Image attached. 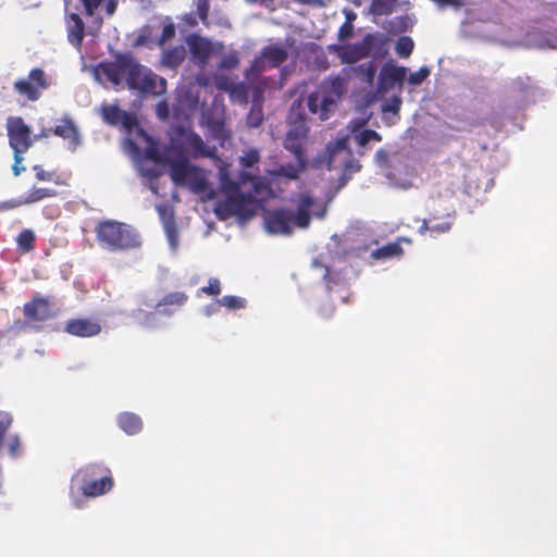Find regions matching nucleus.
<instances>
[{
  "mask_svg": "<svg viewBox=\"0 0 557 557\" xmlns=\"http://www.w3.org/2000/svg\"><path fill=\"white\" fill-rule=\"evenodd\" d=\"M23 160V153L14 152V164L12 166L14 174H20L26 171V168L22 164Z\"/></svg>",
  "mask_w": 557,
  "mask_h": 557,
  "instance_id": "45",
  "label": "nucleus"
},
{
  "mask_svg": "<svg viewBox=\"0 0 557 557\" xmlns=\"http://www.w3.org/2000/svg\"><path fill=\"white\" fill-rule=\"evenodd\" d=\"M158 114L160 116H166L168 115V107L166 103H160L158 104Z\"/></svg>",
  "mask_w": 557,
  "mask_h": 557,
  "instance_id": "52",
  "label": "nucleus"
},
{
  "mask_svg": "<svg viewBox=\"0 0 557 557\" xmlns=\"http://www.w3.org/2000/svg\"><path fill=\"white\" fill-rule=\"evenodd\" d=\"M200 292L208 296H218L221 293V283L218 278L212 277L207 286L200 288Z\"/></svg>",
  "mask_w": 557,
  "mask_h": 557,
  "instance_id": "38",
  "label": "nucleus"
},
{
  "mask_svg": "<svg viewBox=\"0 0 557 557\" xmlns=\"http://www.w3.org/2000/svg\"><path fill=\"white\" fill-rule=\"evenodd\" d=\"M51 134H53V128H44L38 135H36V138H47Z\"/></svg>",
  "mask_w": 557,
  "mask_h": 557,
  "instance_id": "51",
  "label": "nucleus"
},
{
  "mask_svg": "<svg viewBox=\"0 0 557 557\" xmlns=\"http://www.w3.org/2000/svg\"><path fill=\"white\" fill-rule=\"evenodd\" d=\"M219 306H220V305H218V304L208 306V307L206 308V313H207L208 315H210L211 313H213V312H215V311H216V309H218V307H219Z\"/></svg>",
  "mask_w": 557,
  "mask_h": 557,
  "instance_id": "54",
  "label": "nucleus"
},
{
  "mask_svg": "<svg viewBox=\"0 0 557 557\" xmlns=\"http://www.w3.org/2000/svg\"><path fill=\"white\" fill-rule=\"evenodd\" d=\"M453 222L450 220H445L438 223H432L430 226V233L432 236H437L440 234H444L450 231Z\"/></svg>",
  "mask_w": 557,
  "mask_h": 557,
  "instance_id": "36",
  "label": "nucleus"
},
{
  "mask_svg": "<svg viewBox=\"0 0 557 557\" xmlns=\"http://www.w3.org/2000/svg\"><path fill=\"white\" fill-rule=\"evenodd\" d=\"M101 324L92 318L70 319L64 324V332L76 337H94L100 334Z\"/></svg>",
  "mask_w": 557,
  "mask_h": 557,
  "instance_id": "14",
  "label": "nucleus"
},
{
  "mask_svg": "<svg viewBox=\"0 0 557 557\" xmlns=\"http://www.w3.org/2000/svg\"><path fill=\"white\" fill-rule=\"evenodd\" d=\"M359 146L366 147L371 140L381 141V135L373 129H363L356 136Z\"/></svg>",
  "mask_w": 557,
  "mask_h": 557,
  "instance_id": "33",
  "label": "nucleus"
},
{
  "mask_svg": "<svg viewBox=\"0 0 557 557\" xmlns=\"http://www.w3.org/2000/svg\"><path fill=\"white\" fill-rule=\"evenodd\" d=\"M512 87L518 91L524 92L531 87V78L529 76L517 77L512 81Z\"/></svg>",
  "mask_w": 557,
  "mask_h": 557,
  "instance_id": "44",
  "label": "nucleus"
},
{
  "mask_svg": "<svg viewBox=\"0 0 557 557\" xmlns=\"http://www.w3.org/2000/svg\"><path fill=\"white\" fill-rule=\"evenodd\" d=\"M309 127L302 117L295 121L284 139V148L293 153L295 164L284 166L278 171L267 170L264 174H299L309 168L315 170L338 171L342 174H354L361 170V164L348 147L347 138H341L335 144H329L325 150L312 160L305 152Z\"/></svg>",
  "mask_w": 557,
  "mask_h": 557,
  "instance_id": "3",
  "label": "nucleus"
},
{
  "mask_svg": "<svg viewBox=\"0 0 557 557\" xmlns=\"http://www.w3.org/2000/svg\"><path fill=\"white\" fill-rule=\"evenodd\" d=\"M95 233L99 246L112 252L129 251L143 245L140 234L132 225L115 220L100 221Z\"/></svg>",
  "mask_w": 557,
  "mask_h": 557,
  "instance_id": "6",
  "label": "nucleus"
},
{
  "mask_svg": "<svg viewBox=\"0 0 557 557\" xmlns=\"http://www.w3.org/2000/svg\"><path fill=\"white\" fill-rule=\"evenodd\" d=\"M34 170L37 172V175L45 174L40 166L35 165Z\"/></svg>",
  "mask_w": 557,
  "mask_h": 557,
  "instance_id": "56",
  "label": "nucleus"
},
{
  "mask_svg": "<svg viewBox=\"0 0 557 557\" xmlns=\"http://www.w3.org/2000/svg\"><path fill=\"white\" fill-rule=\"evenodd\" d=\"M294 212L280 208L268 211L264 215L265 230L271 234L289 235L293 232Z\"/></svg>",
  "mask_w": 557,
  "mask_h": 557,
  "instance_id": "12",
  "label": "nucleus"
},
{
  "mask_svg": "<svg viewBox=\"0 0 557 557\" xmlns=\"http://www.w3.org/2000/svg\"><path fill=\"white\" fill-rule=\"evenodd\" d=\"M188 44L190 53L196 63L200 65L207 64L212 54L211 42L208 39L202 38L200 36H193L189 39Z\"/></svg>",
  "mask_w": 557,
  "mask_h": 557,
  "instance_id": "21",
  "label": "nucleus"
},
{
  "mask_svg": "<svg viewBox=\"0 0 557 557\" xmlns=\"http://www.w3.org/2000/svg\"><path fill=\"white\" fill-rule=\"evenodd\" d=\"M354 18H356V14L350 12L347 14L346 21H352Z\"/></svg>",
  "mask_w": 557,
  "mask_h": 557,
  "instance_id": "55",
  "label": "nucleus"
},
{
  "mask_svg": "<svg viewBox=\"0 0 557 557\" xmlns=\"http://www.w3.org/2000/svg\"><path fill=\"white\" fill-rule=\"evenodd\" d=\"M263 57L268 60L270 69H276L282 65L288 59V50L277 44L265 46L261 50Z\"/></svg>",
  "mask_w": 557,
  "mask_h": 557,
  "instance_id": "23",
  "label": "nucleus"
},
{
  "mask_svg": "<svg viewBox=\"0 0 557 557\" xmlns=\"http://www.w3.org/2000/svg\"><path fill=\"white\" fill-rule=\"evenodd\" d=\"M400 100L396 99L394 103L385 104L383 111H391L396 113L399 110Z\"/></svg>",
  "mask_w": 557,
  "mask_h": 557,
  "instance_id": "49",
  "label": "nucleus"
},
{
  "mask_svg": "<svg viewBox=\"0 0 557 557\" xmlns=\"http://www.w3.org/2000/svg\"><path fill=\"white\" fill-rule=\"evenodd\" d=\"M116 7H117V1L116 0H108L107 3H106V12L108 15H112L114 14L115 10H116Z\"/></svg>",
  "mask_w": 557,
  "mask_h": 557,
  "instance_id": "48",
  "label": "nucleus"
},
{
  "mask_svg": "<svg viewBox=\"0 0 557 557\" xmlns=\"http://www.w3.org/2000/svg\"><path fill=\"white\" fill-rule=\"evenodd\" d=\"M431 222H432L431 220L430 221L423 220L422 224L419 227V232L421 234H424L425 232H430Z\"/></svg>",
  "mask_w": 557,
  "mask_h": 557,
  "instance_id": "50",
  "label": "nucleus"
},
{
  "mask_svg": "<svg viewBox=\"0 0 557 557\" xmlns=\"http://www.w3.org/2000/svg\"><path fill=\"white\" fill-rule=\"evenodd\" d=\"M397 0H372L370 11L374 15H388L396 5Z\"/></svg>",
  "mask_w": 557,
  "mask_h": 557,
  "instance_id": "30",
  "label": "nucleus"
},
{
  "mask_svg": "<svg viewBox=\"0 0 557 557\" xmlns=\"http://www.w3.org/2000/svg\"><path fill=\"white\" fill-rule=\"evenodd\" d=\"M268 69H270L268 60L263 57L262 52H260V54L253 59L250 67L246 71L245 77L250 84L258 83L259 86L256 87L261 91L268 87V83L270 82V78H261V74ZM271 82L273 81L271 79Z\"/></svg>",
  "mask_w": 557,
  "mask_h": 557,
  "instance_id": "19",
  "label": "nucleus"
},
{
  "mask_svg": "<svg viewBox=\"0 0 557 557\" xmlns=\"http://www.w3.org/2000/svg\"><path fill=\"white\" fill-rule=\"evenodd\" d=\"M300 176H267L262 178L272 190V196L258 200L256 202L257 210L260 205L271 198H283L282 190L275 187L289 188L293 184L297 186V191H293L288 198L289 202L295 206L294 224L299 228H308L311 218L317 216L323 219L327 212L329 203L335 198L337 193L347 184L351 176H338L336 186H332L324 178L313 184H300Z\"/></svg>",
  "mask_w": 557,
  "mask_h": 557,
  "instance_id": "4",
  "label": "nucleus"
},
{
  "mask_svg": "<svg viewBox=\"0 0 557 557\" xmlns=\"http://www.w3.org/2000/svg\"><path fill=\"white\" fill-rule=\"evenodd\" d=\"M7 132L10 147L14 152L25 153L33 145L30 127L25 123L23 117H8Z\"/></svg>",
  "mask_w": 557,
  "mask_h": 557,
  "instance_id": "10",
  "label": "nucleus"
},
{
  "mask_svg": "<svg viewBox=\"0 0 557 557\" xmlns=\"http://www.w3.org/2000/svg\"><path fill=\"white\" fill-rule=\"evenodd\" d=\"M440 7H453L459 9L463 5V0H433Z\"/></svg>",
  "mask_w": 557,
  "mask_h": 557,
  "instance_id": "46",
  "label": "nucleus"
},
{
  "mask_svg": "<svg viewBox=\"0 0 557 557\" xmlns=\"http://www.w3.org/2000/svg\"><path fill=\"white\" fill-rule=\"evenodd\" d=\"M210 11L209 0H198L197 13L202 23H207Z\"/></svg>",
  "mask_w": 557,
  "mask_h": 557,
  "instance_id": "43",
  "label": "nucleus"
},
{
  "mask_svg": "<svg viewBox=\"0 0 557 557\" xmlns=\"http://www.w3.org/2000/svg\"><path fill=\"white\" fill-rule=\"evenodd\" d=\"M187 300L188 296L184 292L169 293L158 301L156 308L160 313L170 315L183 307Z\"/></svg>",
  "mask_w": 557,
  "mask_h": 557,
  "instance_id": "22",
  "label": "nucleus"
},
{
  "mask_svg": "<svg viewBox=\"0 0 557 557\" xmlns=\"http://www.w3.org/2000/svg\"><path fill=\"white\" fill-rule=\"evenodd\" d=\"M354 35V25L351 21H345L337 33L338 40L345 41L346 39L352 37Z\"/></svg>",
  "mask_w": 557,
  "mask_h": 557,
  "instance_id": "39",
  "label": "nucleus"
},
{
  "mask_svg": "<svg viewBox=\"0 0 557 557\" xmlns=\"http://www.w3.org/2000/svg\"><path fill=\"white\" fill-rule=\"evenodd\" d=\"M373 39L374 37L372 35H367L361 44L333 46L332 48L337 52L342 63L352 64L369 55V46Z\"/></svg>",
  "mask_w": 557,
  "mask_h": 557,
  "instance_id": "13",
  "label": "nucleus"
},
{
  "mask_svg": "<svg viewBox=\"0 0 557 557\" xmlns=\"http://www.w3.org/2000/svg\"><path fill=\"white\" fill-rule=\"evenodd\" d=\"M145 174L150 175V174H154V173L153 172H146Z\"/></svg>",
  "mask_w": 557,
  "mask_h": 557,
  "instance_id": "58",
  "label": "nucleus"
},
{
  "mask_svg": "<svg viewBox=\"0 0 557 557\" xmlns=\"http://www.w3.org/2000/svg\"><path fill=\"white\" fill-rule=\"evenodd\" d=\"M313 265L321 267L324 269L323 278L325 280L327 287L331 288L332 280H331V275H330V269L327 267L321 264L318 260H314Z\"/></svg>",
  "mask_w": 557,
  "mask_h": 557,
  "instance_id": "47",
  "label": "nucleus"
},
{
  "mask_svg": "<svg viewBox=\"0 0 557 557\" xmlns=\"http://www.w3.org/2000/svg\"><path fill=\"white\" fill-rule=\"evenodd\" d=\"M406 240L405 238H399L397 242L388 243L371 252V257L376 260L381 259H389L394 257H399L403 255L404 250L400 246V242Z\"/></svg>",
  "mask_w": 557,
  "mask_h": 557,
  "instance_id": "25",
  "label": "nucleus"
},
{
  "mask_svg": "<svg viewBox=\"0 0 557 557\" xmlns=\"http://www.w3.org/2000/svg\"><path fill=\"white\" fill-rule=\"evenodd\" d=\"M100 114L107 124L121 125L128 135L135 131L145 140L146 147L141 151L133 139H125L129 154L136 160H147L169 171V174H208V171L191 164V159L208 157L218 174H230L232 163L219 157L216 147L206 145L201 136L191 129L177 126L171 132L169 143L160 144L138 125L135 114L120 109L116 104H103Z\"/></svg>",
  "mask_w": 557,
  "mask_h": 557,
  "instance_id": "2",
  "label": "nucleus"
},
{
  "mask_svg": "<svg viewBox=\"0 0 557 557\" xmlns=\"http://www.w3.org/2000/svg\"><path fill=\"white\" fill-rule=\"evenodd\" d=\"M175 25L173 23L164 25L158 40L159 46H163L168 40L172 39L175 36Z\"/></svg>",
  "mask_w": 557,
  "mask_h": 557,
  "instance_id": "41",
  "label": "nucleus"
},
{
  "mask_svg": "<svg viewBox=\"0 0 557 557\" xmlns=\"http://www.w3.org/2000/svg\"><path fill=\"white\" fill-rule=\"evenodd\" d=\"M406 67L398 66L395 64H385L380 72L377 89L381 92H386L395 87L397 84H401L406 77Z\"/></svg>",
  "mask_w": 557,
  "mask_h": 557,
  "instance_id": "16",
  "label": "nucleus"
},
{
  "mask_svg": "<svg viewBox=\"0 0 557 557\" xmlns=\"http://www.w3.org/2000/svg\"><path fill=\"white\" fill-rule=\"evenodd\" d=\"M117 425L128 435L137 434L143 429L139 416L133 412H122L117 416Z\"/></svg>",
  "mask_w": 557,
  "mask_h": 557,
  "instance_id": "24",
  "label": "nucleus"
},
{
  "mask_svg": "<svg viewBox=\"0 0 557 557\" xmlns=\"http://www.w3.org/2000/svg\"><path fill=\"white\" fill-rule=\"evenodd\" d=\"M26 205H27V202H26V199L24 198V196L18 197V198H13V199H9V200L1 202L0 211L16 209L18 207L26 206Z\"/></svg>",
  "mask_w": 557,
  "mask_h": 557,
  "instance_id": "40",
  "label": "nucleus"
},
{
  "mask_svg": "<svg viewBox=\"0 0 557 557\" xmlns=\"http://www.w3.org/2000/svg\"><path fill=\"white\" fill-rule=\"evenodd\" d=\"M143 176V185L162 199L156 205L169 246L175 251L180 244L174 203L180 202L178 187H187L201 201L214 200L213 212L220 221L237 218L242 222L257 214L256 202L272 196L261 180L267 176Z\"/></svg>",
  "mask_w": 557,
  "mask_h": 557,
  "instance_id": "1",
  "label": "nucleus"
},
{
  "mask_svg": "<svg viewBox=\"0 0 557 557\" xmlns=\"http://www.w3.org/2000/svg\"><path fill=\"white\" fill-rule=\"evenodd\" d=\"M49 86L46 73L40 67L33 69L27 78H21L14 83L15 91L28 101H37L41 91Z\"/></svg>",
  "mask_w": 557,
  "mask_h": 557,
  "instance_id": "11",
  "label": "nucleus"
},
{
  "mask_svg": "<svg viewBox=\"0 0 557 557\" xmlns=\"http://www.w3.org/2000/svg\"><path fill=\"white\" fill-rule=\"evenodd\" d=\"M345 91L346 79L344 77L325 78L315 91L309 94L307 99L309 111L312 114H318L322 121L327 120Z\"/></svg>",
  "mask_w": 557,
  "mask_h": 557,
  "instance_id": "7",
  "label": "nucleus"
},
{
  "mask_svg": "<svg viewBox=\"0 0 557 557\" xmlns=\"http://www.w3.org/2000/svg\"><path fill=\"white\" fill-rule=\"evenodd\" d=\"M430 75V69L428 66L420 67L417 72H413L408 77V83L418 86L424 82Z\"/></svg>",
  "mask_w": 557,
  "mask_h": 557,
  "instance_id": "35",
  "label": "nucleus"
},
{
  "mask_svg": "<svg viewBox=\"0 0 557 557\" xmlns=\"http://www.w3.org/2000/svg\"><path fill=\"white\" fill-rule=\"evenodd\" d=\"M23 313L29 322H45L52 318L50 301L48 298L37 295L24 305Z\"/></svg>",
  "mask_w": 557,
  "mask_h": 557,
  "instance_id": "15",
  "label": "nucleus"
},
{
  "mask_svg": "<svg viewBox=\"0 0 557 557\" xmlns=\"http://www.w3.org/2000/svg\"><path fill=\"white\" fill-rule=\"evenodd\" d=\"M212 137L224 146L232 139V132L225 126L223 121H215L211 124Z\"/></svg>",
  "mask_w": 557,
  "mask_h": 557,
  "instance_id": "29",
  "label": "nucleus"
},
{
  "mask_svg": "<svg viewBox=\"0 0 557 557\" xmlns=\"http://www.w3.org/2000/svg\"><path fill=\"white\" fill-rule=\"evenodd\" d=\"M137 44H138V45H139V44H143V39H141V37H138V38H137Z\"/></svg>",
  "mask_w": 557,
  "mask_h": 557,
  "instance_id": "57",
  "label": "nucleus"
},
{
  "mask_svg": "<svg viewBox=\"0 0 557 557\" xmlns=\"http://www.w3.org/2000/svg\"><path fill=\"white\" fill-rule=\"evenodd\" d=\"M86 497L101 496L113 487V479L109 468L101 463H88L79 468L72 478Z\"/></svg>",
  "mask_w": 557,
  "mask_h": 557,
  "instance_id": "8",
  "label": "nucleus"
},
{
  "mask_svg": "<svg viewBox=\"0 0 557 557\" xmlns=\"http://www.w3.org/2000/svg\"><path fill=\"white\" fill-rule=\"evenodd\" d=\"M414 42L409 36H401L398 38L395 50L398 57L408 58L412 53Z\"/></svg>",
  "mask_w": 557,
  "mask_h": 557,
  "instance_id": "31",
  "label": "nucleus"
},
{
  "mask_svg": "<svg viewBox=\"0 0 557 557\" xmlns=\"http://www.w3.org/2000/svg\"><path fill=\"white\" fill-rule=\"evenodd\" d=\"M185 57V48L183 46H176L163 51L162 63L168 67H177L183 63Z\"/></svg>",
  "mask_w": 557,
  "mask_h": 557,
  "instance_id": "26",
  "label": "nucleus"
},
{
  "mask_svg": "<svg viewBox=\"0 0 557 557\" xmlns=\"http://www.w3.org/2000/svg\"><path fill=\"white\" fill-rule=\"evenodd\" d=\"M53 135L66 140L69 149L72 151H75L82 144L79 131L69 116L63 117L60 124L53 128Z\"/></svg>",
  "mask_w": 557,
  "mask_h": 557,
  "instance_id": "17",
  "label": "nucleus"
},
{
  "mask_svg": "<svg viewBox=\"0 0 557 557\" xmlns=\"http://www.w3.org/2000/svg\"><path fill=\"white\" fill-rule=\"evenodd\" d=\"M239 64V59L235 52H231L228 54L223 55L221 59L220 69L223 70H232L235 69Z\"/></svg>",
  "mask_w": 557,
  "mask_h": 557,
  "instance_id": "37",
  "label": "nucleus"
},
{
  "mask_svg": "<svg viewBox=\"0 0 557 557\" xmlns=\"http://www.w3.org/2000/svg\"><path fill=\"white\" fill-rule=\"evenodd\" d=\"M374 73H375V72H374L373 65H372V63L370 62V63L368 64V67H367V76H368V79H369L370 82H372V81H373V78H374Z\"/></svg>",
  "mask_w": 557,
  "mask_h": 557,
  "instance_id": "53",
  "label": "nucleus"
},
{
  "mask_svg": "<svg viewBox=\"0 0 557 557\" xmlns=\"http://www.w3.org/2000/svg\"><path fill=\"white\" fill-rule=\"evenodd\" d=\"M384 185L387 189L394 191H406L412 187H416L414 183L409 176H386Z\"/></svg>",
  "mask_w": 557,
  "mask_h": 557,
  "instance_id": "28",
  "label": "nucleus"
},
{
  "mask_svg": "<svg viewBox=\"0 0 557 557\" xmlns=\"http://www.w3.org/2000/svg\"><path fill=\"white\" fill-rule=\"evenodd\" d=\"M237 160L239 165L238 174H252L260 171L261 152L257 147H245L242 149Z\"/></svg>",
  "mask_w": 557,
  "mask_h": 557,
  "instance_id": "18",
  "label": "nucleus"
},
{
  "mask_svg": "<svg viewBox=\"0 0 557 557\" xmlns=\"http://www.w3.org/2000/svg\"><path fill=\"white\" fill-rule=\"evenodd\" d=\"M42 186L34 185L24 198L27 205L38 202L51 197H66L70 195L69 184L60 180V176H38Z\"/></svg>",
  "mask_w": 557,
  "mask_h": 557,
  "instance_id": "9",
  "label": "nucleus"
},
{
  "mask_svg": "<svg viewBox=\"0 0 557 557\" xmlns=\"http://www.w3.org/2000/svg\"><path fill=\"white\" fill-rule=\"evenodd\" d=\"M85 14L87 16H92L96 10L104 2V0H81Z\"/></svg>",
  "mask_w": 557,
  "mask_h": 557,
  "instance_id": "42",
  "label": "nucleus"
},
{
  "mask_svg": "<svg viewBox=\"0 0 557 557\" xmlns=\"http://www.w3.org/2000/svg\"><path fill=\"white\" fill-rule=\"evenodd\" d=\"M15 242L21 253H28L35 249L36 235L33 230L24 228L18 233Z\"/></svg>",
  "mask_w": 557,
  "mask_h": 557,
  "instance_id": "27",
  "label": "nucleus"
},
{
  "mask_svg": "<svg viewBox=\"0 0 557 557\" xmlns=\"http://www.w3.org/2000/svg\"><path fill=\"white\" fill-rule=\"evenodd\" d=\"M263 122V112L261 108L252 107L247 115V125L249 127H258Z\"/></svg>",
  "mask_w": 557,
  "mask_h": 557,
  "instance_id": "34",
  "label": "nucleus"
},
{
  "mask_svg": "<svg viewBox=\"0 0 557 557\" xmlns=\"http://www.w3.org/2000/svg\"><path fill=\"white\" fill-rule=\"evenodd\" d=\"M245 304H246L245 299L237 297V296H232V295L223 296L221 299L218 300V305L224 306L230 310H236V309L244 308Z\"/></svg>",
  "mask_w": 557,
  "mask_h": 557,
  "instance_id": "32",
  "label": "nucleus"
},
{
  "mask_svg": "<svg viewBox=\"0 0 557 557\" xmlns=\"http://www.w3.org/2000/svg\"><path fill=\"white\" fill-rule=\"evenodd\" d=\"M98 70L114 87L124 84L129 90L149 96L166 91V79L140 64L129 52L116 53L113 61L100 63Z\"/></svg>",
  "mask_w": 557,
  "mask_h": 557,
  "instance_id": "5",
  "label": "nucleus"
},
{
  "mask_svg": "<svg viewBox=\"0 0 557 557\" xmlns=\"http://www.w3.org/2000/svg\"><path fill=\"white\" fill-rule=\"evenodd\" d=\"M69 42L81 49L85 38V23L77 13H70L65 18Z\"/></svg>",
  "mask_w": 557,
  "mask_h": 557,
  "instance_id": "20",
  "label": "nucleus"
}]
</instances>
